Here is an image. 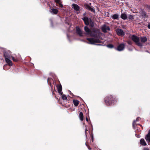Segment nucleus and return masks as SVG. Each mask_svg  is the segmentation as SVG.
<instances>
[{
  "instance_id": "1",
  "label": "nucleus",
  "mask_w": 150,
  "mask_h": 150,
  "mask_svg": "<svg viewBox=\"0 0 150 150\" xmlns=\"http://www.w3.org/2000/svg\"><path fill=\"white\" fill-rule=\"evenodd\" d=\"M101 33L100 30L97 28H94L91 30L90 36L93 37V38H87V40L89 43L92 44H95L96 43L101 42L100 40Z\"/></svg>"
},
{
  "instance_id": "2",
  "label": "nucleus",
  "mask_w": 150,
  "mask_h": 150,
  "mask_svg": "<svg viewBox=\"0 0 150 150\" xmlns=\"http://www.w3.org/2000/svg\"><path fill=\"white\" fill-rule=\"evenodd\" d=\"M131 39L137 45L140 47L142 46L143 45L140 42V39L138 37L133 35L132 36Z\"/></svg>"
},
{
  "instance_id": "3",
  "label": "nucleus",
  "mask_w": 150,
  "mask_h": 150,
  "mask_svg": "<svg viewBox=\"0 0 150 150\" xmlns=\"http://www.w3.org/2000/svg\"><path fill=\"white\" fill-rule=\"evenodd\" d=\"M113 99L112 97L110 96L109 97L105 98V103L107 105H110L112 104V101Z\"/></svg>"
},
{
  "instance_id": "4",
  "label": "nucleus",
  "mask_w": 150,
  "mask_h": 150,
  "mask_svg": "<svg viewBox=\"0 0 150 150\" xmlns=\"http://www.w3.org/2000/svg\"><path fill=\"white\" fill-rule=\"evenodd\" d=\"M4 57L5 58H10L11 57V54L10 52L9 51H5L4 52Z\"/></svg>"
},
{
  "instance_id": "5",
  "label": "nucleus",
  "mask_w": 150,
  "mask_h": 150,
  "mask_svg": "<svg viewBox=\"0 0 150 150\" xmlns=\"http://www.w3.org/2000/svg\"><path fill=\"white\" fill-rule=\"evenodd\" d=\"M117 34L119 36H123L124 35L125 33L121 29H117L116 30Z\"/></svg>"
},
{
  "instance_id": "6",
  "label": "nucleus",
  "mask_w": 150,
  "mask_h": 150,
  "mask_svg": "<svg viewBox=\"0 0 150 150\" xmlns=\"http://www.w3.org/2000/svg\"><path fill=\"white\" fill-rule=\"evenodd\" d=\"M102 30L103 32L105 33L109 30L110 29L108 26L104 25L102 28Z\"/></svg>"
},
{
  "instance_id": "7",
  "label": "nucleus",
  "mask_w": 150,
  "mask_h": 150,
  "mask_svg": "<svg viewBox=\"0 0 150 150\" xmlns=\"http://www.w3.org/2000/svg\"><path fill=\"white\" fill-rule=\"evenodd\" d=\"M125 46V45L123 43L121 44L117 47V50L119 51H122L124 49Z\"/></svg>"
},
{
  "instance_id": "8",
  "label": "nucleus",
  "mask_w": 150,
  "mask_h": 150,
  "mask_svg": "<svg viewBox=\"0 0 150 150\" xmlns=\"http://www.w3.org/2000/svg\"><path fill=\"white\" fill-rule=\"evenodd\" d=\"M141 43L142 44V43H144L146 42L147 40V39L146 37H141L140 38Z\"/></svg>"
},
{
  "instance_id": "9",
  "label": "nucleus",
  "mask_w": 150,
  "mask_h": 150,
  "mask_svg": "<svg viewBox=\"0 0 150 150\" xmlns=\"http://www.w3.org/2000/svg\"><path fill=\"white\" fill-rule=\"evenodd\" d=\"M10 58H5V60L7 64L10 66H12L13 65L12 62L10 59Z\"/></svg>"
},
{
  "instance_id": "10",
  "label": "nucleus",
  "mask_w": 150,
  "mask_h": 150,
  "mask_svg": "<svg viewBox=\"0 0 150 150\" xmlns=\"http://www.w3.org/2000/svg\"><path fill=\"white\" fill-rule=\"evenodd\" d=\"M76 33L79 34L80 36H82L83 33L80 28H79V27H76Z\"/></svg>"
},
{
  "instance_id": "11",
  "label": "nucleus",
  "mask_w": 150,
  "mask_h": 150,
  "mask_svg": "<svg viewBox=\"0 0 150 150\" xmlns=\"http://www.w3.org/2000/svg\"><path fill=\"white\" fill-rule=\"evenodd\" d=\"M84 29L86 32V34L90 35L91 30L90 29L87 27L85 26L84 28Z\"/></svg>"
},
{
  "instance_id": "12",
  "label": "nucleus",
  "mask_w": 150,
  "mask_h": 150,
  "mask_svg": "<svg viewBox=\"0 0 150 150\" xmlns=\"http://www.w3.org/2000/svg\"><path fill=\"white\" fill-rule=\"evenodd\" d=\"M145 138L147 141L150 142V130L148 134L145 136Z\"/></svg>"
},
{
  "instance_id": "13",
  "label": "nucleus",
  "mask_w": 150,
  "mask_h": 150,
  "mask_svg": "<svg viewBox=\"0 0 150 150\" xmlns=\"http://www.w3.org/2000/svg\"><path fill=\"white\" fill-rule=\"evenodd\" d=\"M54 1L56 4L59 5H57V6H58L61 8L63 7V5L61 4L62 1L61 0H54Z\"/></svg>"
},
{
  "instance_id": "14",
  "label": "nucleus",
  "mask_w": 150,
  "mask_h": 150,
  "mask_svg": "<svg viewBox=\"0 0 150 150\" xmlns=\"http://www.w3.org/2000/svg\"><path fill=\"white\" fill-rule=\"evenodd\" d=\"M72 8L76 11H79V6L77 4H73L72 6Z\"/></svg>"
},
{
  "instance_id": "15",
  "label": "nucleus",
  "mask_w": 150,
  "mask_h": 150,
  "mask_svg": "<svg viewBox=\"0 0 150 150\" xmlns=\"http://www.w3.org/2000/svg\"><path fill=\"white\" fill-rule=\"evenodd\" d=\"M50 12L54 14H56L58 12V11L57 9L52 8L50 10Z\"/></svg>"
},
{
  "instance_id": "16",
  "label": "nucleus",
  "mask_w": 150,
  "mask_h": 150,
  "mask_svg": "<svg viewBox=\"0 0 150 150\" xmlns=\"http://www.w3.org/2000/svg\"><path fill=\"white\" fill-rule=\"evenodd\" d=\"M85 24L86 25H88L89 24L88 19L87 17H84L83 18Z\"/></svg>"
},
{
  "instance_id": "17",
  "label": "nucleus",
  "mask_w": 150,
  "mask_h": 150,
  "mask_svg": "<svg viewBox=\"0 0 150 150\" xmlns=\"http://www.w3.org/2000/svg\"><path fill=\"white\" fill-rule=\"evenodd\" d=\"M140 144L142 146H145L147 144L144 139H141L140 140Z\"/></svg>"
},
{
  "instance_id": "18",
  "label": "nucleus",
  "mask_w": 150,
  "mask_h": 150,
  "mask_svg": "<svg viewBox=\"0 0 150 150\" xmlns=\"http://www.w3.org/2000/svg\"><path fill=\"white\" fill-rule=\"evenodd\" d=\"M58 91L59 93L62 95V87L61 85L58 86H57Z\"/></svg>"
},
{
  "instance_id": "19",
  "label": "nucleus",
  "mask_w": 150,
  "mask_h": 150,
  "mask_svg": "<svg viewBox=\"0 0 150 150\" xmlns=\"http://www.w3.org/2000/svg\"><path fill=\"white\" fill-rule=\"evenodd\" d=\"M121 18L123 20H126L127 18V16L125 13H122L121 15Z\"/></svg>"
},
{
  "instance_id": "20",
  "label": "nucleus",
  "mask_w": 150,
  "mask_h": 150,
  "mask_svg": "<svg viewBox=\"0 0 150 150\" xmlns=\"http://www.w3.org/2000/svg\"><path fill=\"white\" fill-rule=\"evenodd\" d=\"M79 118L81 121H82L83 119V114L82 112H80L79 114Z\"/></svg>"
},
{
  "instance_id": "21",
  "label": "nucleus",
  "mask_w": 150,
  "mask_h": 150,
  "mask_svg": "<svg viewBox=\"0 0 150 150\" xmlns=\"http://www.w3.org/2000/svg\"><path fill=\"white\" fill-rule=\"evenodd\" d=\"M74 104L75 106H77L79 104V101L77 100H73Z\"/></svg>"
},
{
  "instance_id": "22",
  "label": "nucleus",
  "mask_w": 150,
  "mask_h": 150,
  "mask_svg": "<svg viewBox=\"0 0 150 150\" xmlns=\"http://www.w3.org/2000/svg\"><path fill=\"white\" fill-rule=\"evenodd\" d=\"M119 16L117 14H114L112 17V18L114 19H117L118 18Z\"/></svg>"
},
{
  "instance_id": "23",
  "label": "nucleus",
  "mask_w": 150,
  "mask_h": 150,
  "mask_svg": "<svg viewBox=\"0 0 150 150\" xmlns=\"http://www.w3.org/2000/svg\"><path fill=\"white\" fill-rule=\"evenodd\" d=\"M141 15L142 16V17L143 18H147L148 17V16L146 14V13L142 11V12Z\"/></svg>"
},
{
  "instance_id": "24",
  "label": "nucleus",
  "mask_w": 150,
  "mask_h": 150,
  "mask_svg": "<svg viewBox=\"0 0 150 150\" xmlns=\"http://www.w3.org/2000/svg\"><path fill=\"white\" fill-rule=\"evenodd\" d=\"M140 118L139 117H138L137 118L136 120H134L133 121V126L134 128V126L136 123V121H138L139 120Z\"/></svg>"
},
{
  "instance_id": "25",
  "label": "nucleus",
  "mask_w": 150,
  "mask_h": 150,
  "mask_svg": "<svg viewBox=\"0 0 150 150\" xmlns=\"http://www.w3.org/2000/svg\"><path fill=\"white\" fill-rule=\"evenodd\" d=\"M11 57L13 60L15 62H17L18 61V59L17 58H15L13 57L12 56Z\"/></svg>"
},
{
  "instance_id": "26",
  "label": "nucleus",
  "mask_w": 150,
  "mask_h": 150,
  "mask_svg": "<svg viewBox=\"0 0 150 150\" xmlns=\"http://www.w3.org/2000/svg\"><path fill=\"white\" fill-rule=\"evenodd\" d=\"M62 98L64 100H65L67 99V97L65 95H62Z\"/></svg>"
},
{
  "instance_id": "27",
  "label": "nucleus",
  "mask_w": 150,
  "mask_h": 150,
  "mask_svg": "<svg viewBox=\"0 0 150 150\" xmlns=\"http://www.w3.org/2000/svg\"><path fill=\"white\" fill-rule=\"evenodd\" d=\"M128 18L130 20H132L134 18L133 16L131 15H130L129 16Z\"/></svg>"
},
{
  "instance_id": "28",
  "label": "nucleus",
  "mask_w": 150,
  "mask_h": 150,
  "mask_svg": "<svg viewBox=\"0 0 150 150\" xmlns=\"http://www.w3.org/2000/svg\"><path fill=\"white\" fill-rule=\"evenodd\" d=\"M107 46L108 47L110 48H112L113 47V46L112 45H111V44H109L108 45H107Z\"/></svg>"
},
{
  "instance_id": "29",
  "label": "nucleus",
  "mask_w": 150,
  "mask_h": 150,
  "mask_svg": "<svg viewBox=\"0 0 150 150\" xmlns=\"http://www.w3.org/2000/svg\"><path fill=\"white\" fill-rule=\"evenodd\" d=\"M143 150H149V149L148 148H144Z\"/></svg>"
},
{
  "instance_id": "30",
  "label": "nucleus",
  "mask_w": 150,
  "mask_h": 150,
  "mask_svg": "<svg viewBox=\"0 0 150 150\" xmlns=\"http://www.w3.org/2000/svg\"><path fill=\"white\" fill-rule=\"evenodd\" d=\"M148 27L150 29V23L148 25Z\"/></svg>"
},
{
  "instance_id": "31",
  "label": "nucleus",
  "mask_w": 150,
  "mask_h": 150,
  "mask_svg": "<svg viewBox=\"0 0 150 150\" xmlns=\"http://www.w3.org/2000/svg\"><path fill=\"white\" fill-rule=\"evenodd\" d=\"M90 10H91L92 11H95V10L93 8H90Z\"/></svg>"
},
{
  "instance_id": "32",
  "label": "nucleus",
  "mask_w": 150,
  "mask_h": 150,
  "mask_svg": "<svg viewBox=\"0 0 150 150\" xmlns=\"http://www.w3.org/2000/svg\"><path fill=\"white\" fill-rule=\"evenodd\" d=\"M128 43L129 44H130V45L131 44V43H132L131 42H130V41H128Z\"/></svg>"
},
{
  "instance_id": "33",
  "label": "nucleus",
  "mask_w": 150,
  "mask_h": 150,
  "mask_svg": "<svg viewBox=\"0 0 150 150\" xmlns=\"http://www.w3.org/2000/svg\"><path fill=\"white\" fill-rule=\"evenodd\" d=\"M137 125L140 126L141 127H142V128L143 129L142 127L139 124H137Z\"/></svg>"
},
{
  "instance_id": "34",
  "label": "nucleus",
  "mask_w": 150,
  "mask_h": 150,
  "mask_svg": "<svg viewBox=\"0 0 150 150\" xmlns=\"http://www.w3.org/2000/svg\"><path fill=\"white\" fill-rule=\"evenodd\" d=\"M6 65H4V67H3V68H4H4H5V66H6Z\"/></svg>"
},
{
  "instance_id": "35",
  "label": "nucleus",
  "mask_w": 150,
  "mask_h": 150,
  "mask_svg": "<svg viewBox=\"0 0 150 150\" xmlns=\"http://www.w3.org/2000/svg\"><path fill=\"white\" fill-rule=\"evenodd\" d=\"M86 121H88V118H86Z\"/></svg>"
},
{
  "instance_id": "36",
  "label": "nucleus",
  "mask_w": 150,
  "mask_h": 150,
  "mask_svg": "<svg viewBox=\"0 0 150 150\" xmlns=\"http://www.w3.org/2000/svg\"><path fill=\"white\" fill-rule=\"evenodd\" d=\"M88 149H90V148H88Z\"/></svg>"
}]
</instances>
